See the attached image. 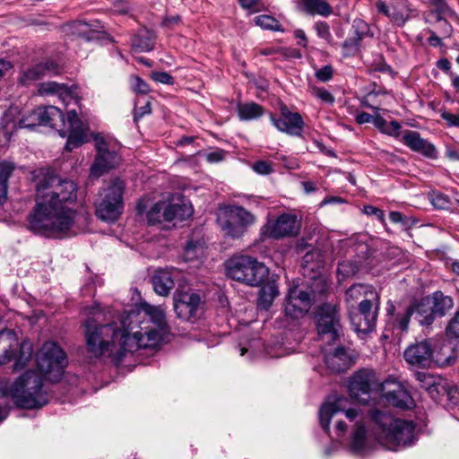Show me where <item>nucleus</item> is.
<instances>
[{
    "label": "nucleus",
    "mask_w": 459,
    "mask_h": 459,
    "mask_svg": "<svg viewBox=\"0 0 459 459\" xmlns=\"http://www.w3.org/2000/svg\"><path fill=\"white\" fill-rule=\"evenodd\" d=\"M192 213V206L187 203L181 201L179 203L168 204L164 202V211L162 213L164 221H184L190 217Z\"/></svg>",
    "instance_id": "bb28decb"
},
{
    "label": "nucleus",
    "mask_w": 459,
    "mask_h": 459,
    "mask_svg": "<svg viewBox=\"0 0 459 459\" xmlns=\"http://www.w3.org/2000/svg\"><path fill=\"white\" fill-rule=\"evenodd\" d=\"M225 265L229 278L249 286H259L269 275L268 268L249 255L232 256Z\"/></svg>",
    "instance_id": "423d86ee"
},
{
    "label": "nucleus",
    "mask_w": 459,
    "mask_h": 459,
    "mask_svg": "<svg viewBox=\"0 0 459 459\" xmlns=\"http://www.w3.org/2000/svg\"><path fill=\"white\" fill-rule=\"evenodd\" d=\"M325 364L333 372H342L349 368L350 356L343 347H338L333 353L325 355Z\"/></svg>",
    "instance_id": "c756f323"
},
{
    "label": "nucleus",
    "mask_w": 459,
    "mask_h": 459,
    "mask_svg": "<svg viewBox=\"0 0 459 459\" xmlns=\"http://www.w3.org/2000/svg\"><path fill=\"white\" fill-rule=\"evenodd\" d=\"M58 73V66L53 61L38 64L32 67L23 71L20 77V82L28 85L35 81L39 80L42 76L56 74Z\"/></svg>",
    "instance_id": "393cba45"
},
{
    "label": "nucleus",
    "mask_w": 459,
    "mask_h": 459,
    "mask_svg": "<svg viewBox=\"0 0 459 459\" xmlns=\"http://www.w3.org/2000/svg\"><path fill=\"white\" fill-rule=\"evenodd\" d=\"M314 28L319 38L330 42L332 40V34L330 27L325 22H317L315 23Z\"/></svg>",
    "instance_id": "864d4df0"
},
{
    "label": "nucleus",
    "mask_w": 459,
    "mask_h": 459,
    "mask_svg": "<svg viewBox=\"0 0 459 459\" xmlns=\"http://www.w3.org/2000/svg\"><path fill=\"white\" fill-rule=\"evenodd\" d=\"M430 202L437 209H448L450 205L449 197L440 192H433L430 195Z\"/></svg>",
    "instance_id": "de8ad7c7"
},
{
    "label": "nucleus",
    "mask_w": 459,
    "mask_h": 459,
    "mask_svg": "<svg viewBox=\"0 0 459 459\" xmlns=\"http://www.w3.org/2000/svg\"><path fill=\"white\" fill-rule=\"evenodd\" d=\"M238 117L241 120H252L260 117L264 109L262 106L255 102L238 104L237 107Z\"/></svg>",
    "instance_id": "f704fd0d"
},
{
    "label": "nucleus",
    "mask_w": 459,
    "mask_h": 459,
    "mask_svg": "<svg viewBox=\"0 0 459 459\" xmlns=\"http://www.w3.org/2000/svg\"><path fill=\"white\" fill-rule=\"evenodd\" d=\"M164 211V202L156 203L147 212V221L149 225H157L164 221L162 213Z\"/></svg>",
    "instance_id": "a18cd8bd"
},
{
    "label": "nucleus",
    "mask_w": 459,
    "mask_h": 459,
    "mask_svg": "<svg viewBox=\"0 0 459 459\" xmlns=\"http://www.w3.org/2000/svg\"><path fill=\"white\" fill-rule=\"evenodd\" d=\"M114 9L117 13H127L131 10V7L126 0H116L114 3Z\"/></svg>",
    "instance_id": "e2e57ef3"
},
{
    "label": "nucleus",
    "mask_w": 459,
    "mask_h": 459,
    "mask_svg": "<svg viewBox=\"0 0 459 459\" xmlns=\"http://www.w3.org/2000/svg\"><path fill=\"white\" fill-rule=\"evenodd\" d=\"M109 153L114 156V159L111 160V157L109 158V156L105 157L102 160L101 164L96 169H94V163L91 165V172L93 176L100 177L104 172L117 166L119 161L117 154L115 152L110 151Z\"/></svg>",
    "instance_id": "79ce46f5"
},
{
    "label": "nucleus",
    "mask_w": 459,
    "mask_h": 459,
    "mask_svg": "<svg viewBox=\"0 0 459 459\" xmlns=\"http://www.w3.org/2000/svg\"><path fill=\"white\" fill-rule=\"evenodd\" d=\"M380 393L386 402L394 407L411 409L415 404L410 393L394 377H388L381 382Z\"/></svg>",
    "instance_id": "4468645a"
},
{
    "label": "nucleus",
    "mask_w": 459,
    "mask_h": 459,
    "mask_svg": "<svg viewBox=\"0 0 459 459\" xmlns=\"http://www.w3.org/2000/svg\"><path fill=\"white\" fill-rule=\"evenodd\" d=\"M255 221V216L240 205L228 206L224 210L223 217L218 220L225 235L233 238L242 237Z\"/></svg>",
    "instance_id": "9d476101"
},
{
    "label": "nucleus",
    "mask_w": 459,
    "mask_h": 459,
    "mask_svg": "<svg viewBox=\"0 0 459 459\" xmlns=\"http://www.w3.org/2000/svg\"><path fill=\"white\" fill-rule=\"evenodd\" d=\"M278 294V287L274 283L264 285L259 291L258 306L267 309Z\"/></svg>",
    "instance_id": "c9c22d12"
},
{
    "label": "nucleus",
    "mask_w": 459,
    "mask_h": 459,
    "mask_svg": "<svg viewBox=\"0 0 459 459\" xmlns=\"http://www.w3.org/2000/svg\"><path fill=\"white\" fill-rule=\"evenodd\" d=\"M375 423V439L388 450L411 446L415 441V425L411 420L395 419L379 410L370 411Z\"/></svg>",
    "instance_id": "39448f33"
},
{
    "label": "nucleus",
    "mask_w": 459,
    "mask_h": 459,
    "mask_svg": "<svg viewBox=\"0 0 459 459\" xmlns=\"http://www.w3.org/2000/svg\"><path fill=\"white\" fill-rule=\"evenodd\" d=\"M403 143L411 151L419 152L427 158L436 159L437 156L435 146L421 138L417 131H405L403 134Z\"/></svg>",
    "instance_id": "412c9836"
},
{
    "label": "nucleus",
    "mask_w": 459,
    "mask_h": 459,
    "mask_svg": "<svg viewBox=\"0 0 459 459\" xmlns=\"http://www.w3.org/2000/svg\"><path fill=\"white\" fill-rule=\"evenodd\" d=\"M374 115H370L367 112H361L358 114L355 117V121L359 125H363L367 123H371L373 121Z\"/></svg>",
    "instance_id": "338daca9"
},
{
    "label": "nucleus",
    "mask_w": 459,
    "mask_h": 459,
    "mask_svg": "<svg viewBox=\"0 0 459 459\" xmlns=\"http://www.w3.org/2000/svg\"><path fill=\"white\" fill-rule=\"evenodd\" d=\"M378 13H383L398 26H403L414 11L408 0H392L390 5L383 1L376 4Z\"/></svg>",
    "instance_id": "6ab92c4d"
},
{
    "label": "nucleus",
    "mask_w": 459,
    "mask_h": 459,
    "mask_svg": "<svg viewBox=\"0 0 459 459\" xmlns=\"http://www.w3.org/2000/svg\"><path fill=\"white\" fill-rule=\"evenodd\" d=\"M224 157H225V152H223L221 150H217V151L209 152L206 155V160L209 162H219V161L222 160L224 159Z\"/></svg>",
    "instance_id": "0e129e2a"
},
{
    "label": "nucleus",
    "mask_w": 459,
    "mask_h": 459,
    "mask_svg": "<svg viewBox=\"0 0 459 459\" xmlns=\"http://www.w3.org/2000/svg\"><path fill=\"white\" fill-rule=\"evenodd\" d=\"M39 373L51 382H58L68 360L65 351L53 342H46L36 356Z\"/></svg>",
    "instance_id": "1a4fd4ad"
},
{
    "label": "nucleus",
    "mask_w": 459,
    "mask_h": 459,
    "mask_svg": "<svg viewBox=\"0 0 459 459\" xmlns=\"http://www.w3.org/2000/svg\"><path fill=\"white\" fill-rule=\"evenodd\" d=\"M312 94L320 100L323 103L333 105L335 101L333 95L323 87H313Z\"/></svg>",
    "instance_id": "09e8293b"
},
{
    "label": "nucleus",
    "mask_w": 459,
    "mask_h": 459,
    "mask_svg": "<svg viewBox=\"0 0 459 459\" xmlns=\"http://www.w3.org/2000/svg\"><path fill=\"white\" fill-rule=\"evenodd\" d=\"M179 275L177 269H160L152 277L154 291L160 296H168L175 285V279Z\"/></svg>",
    "instance_id": "5701e85b"
},
{
    "label": "nucleus",
    "mask_w": 459,
    "mask_h": 459,
    "mask_svg": "<svg viewBox=\"0 0 459 459\" xmlns=\"http://www.w3.org/2000/svg\"><path fill=\"white\" fill-rule=\"evenodd\" d=\"M77 200V185L47 170L38 176L35 205L27 217V227L34 234L61 238L74 225L76 211L70 207Z\"/></svg>",
    "instance_id": "f03ea898"
},
{
    "label": "nucleus",
    "mask_w": 459,
    "mask_h": 459,
    "mask_svg": "<svg viewBox=\"0 0 459 459\" xmlns=\"http://www.w3.org/2000/svg\"><path fill=\"white\" fill-rule=\"evenodd\" d=\"M40 126L56 129L63 138L66 137L65 149L72 152L89 141V126L82 121L74 109L67 112L66 118L55 106L38 108Z\"/></svg>",
    "instance_id": "20e7f679"
},
{
    "label": "nucleus",
    "mask_w": 459,
    "mask_h": 459,
    "mask_svg": "<svg viewBox=\"0 0 459 459\" xmlns=\"http://www.w3.org/2000/svg\"><path fill=\"white\" fill-rule=\"evenodd\" d=\"M156 36L153 31L142 29L132 39V47L139 52H149L153 49Z\"/></svg>",
    "instance_id": "473e14b6"
},
{
    "label": "nucleus",
    "mask_w": 459,
    "mask_h": 459,
    "mask_svg": "<svg viewBox=\"0 0 459 459\" xmlns=\"http://www.w3.org/2000/svg\"><path fill=\"white\" fill-rule=\"evenodd\" d=\"M33 353L32 343L24 340L19 343L13 330H0V366L14 360L13 370L23 369L31 359Z\"/></svg>",
    "instance_id": "0eeeda50"
},
{
    "label": "nucleus",
    "mask_w": 459,
    "mask_h": 459,
    "mask_svg": "<svg viewBox=\"0 0 459 459\" xmlns=\"http://www.w3.org/2000/svg\"><path fill=\"white\" fill-rule=\"evenodd\" d=\"M39 93L44 94H56L59 100L65 105L68 106L71 102L78 103L79 100L75 98L67 86L60 84L56 82H46L39 85Z\"/></svg>",
    "instance_id": "a878e982"
},
{
    "label": "nucleus",
    "mask_w": 459,
    "mask_h": 459,
    "mask_svg": "<svg viewBox=\"0 0 459 459\" xmlns=\"http://www.w3.org/2000/svg\"><path fill=\"white\" fill-rule=\"evenodd\" d=\"M304 11L309 15L327 17L333 13L332 6L325 0H301Z\"/></svg>",
    "instance_id": "72a5a7b5"
},
{
    "label": "nucleus",
    "mask_w": 459,
    "mask_h": 459,
    "mask_svg": "<svg viewBox=\"0 0 459 459\" xmlns=\"http://www.w3.org/2000/svg\"><path fill=\"white\" fill-rule=\"evenodd\" d=\"M403 356L409 364L422 368H429L433 362L437 363L440 360L436 355L431 340H423L410 345L404 351Z\"/></svg>",
    "instance_id": "2eb2a0df"
},
{
    "label": "nucleus",
    "mask_w": 459,
    "mask_h": 459,
    "mask_svg": "<svg viewBox=\"0 0 459 459\" xmlns=\"http://www.w3.org/2000/svg\"><path fill=\"white\" fill-rule=\"evenodd\" d=\"M174 309L178 317L182 320H196L201 316L203 310L200 295L194 292L175 294Z\"/></svg>",
    "instance_id": "dca6fc26"
},
{
    "label": "nucleus",
    "mask_w": 459,
    "mask_h": 459,
    "mask_svg": "<svg viewBox=\"0 0 459 459\" xmlns=\"http://www.w3.org/2000/svg\"><path fill=\"white\" fill-rule=\"evenodd\" d=\"M316 327L321 338L327 336V342H334L339 338L342 326L340 313L336 305L322 304L316 312Z\"/></svg>",
    "instance_id": "f8f14e48"
},
{
    "label": "nucleus",
    "mask_w": 459,
    "mask_h": 459,
    "mask_svg": "<svg viewBox=\"0 0 459 459\" xmlns=\"http://www.w3.org/2000/svg\"><path fill=\"white\" fill-rule=\"evenodd\" d=\"M374 296L377 293L372 290L371 286L365 284H353L345 292V299L347 302L358 300L361 297L367 296L368 294Z\"/></svg>",
    "instance_id": "ea45409f"
},
{
    "label": "nucleus",
    "mask_w": 459,
    "mask_h": 459,
    "mask_svg": "<svg viewBox=\"0 0 459 459\" xmlns=\"http://www.w3.org/2000/svg\"><path fill=\"white\" fill-rule=\"evenodd\" d=\"M340 399L333 403L326 402L321 406L319 410L320 425L326 433L329 432V424L331 419L338 412L342 411L340 406ZM343 413L345 414L346 418L349 419L351 421H352L359 416V411L356 409H349L343 411Z\"/></svg>",
    "instance_id": "4be33fe9"
},
{
    "label": "nucleus",
    "mask_w": 459,
    "mask_h": 459,
    "mask_svg": "<svg viewBox=\"0 0 459 459\" xmlns=\"http://www.w3.org/2000/svg\"><path fill=\"white\" fill-rule=\"evenodd\" d=\"M350 318L353 330L358 333L366 334L372 332L375 328L376 325L370 322L371 318L363 317L358 312L351 313Z\"/></svg>",
    "instance_id": "e433bc0d"
},
{
    "label": "nucleus",
    "mask_w": 459,
    "mask_h": 459,
    "mask_svg": "<svg viewBox=\"0 0 459 459\" xmlns=\"http://www.w3.org/2000/svg\"><path fill=\"white\" fill-rule=\"evenodd\" d=\"M299 222L297 215L291 213H282L276 220L269 221L264 227V233L272 238L281 239L283 238L293 237L299 232Z\"/></svg>",
    "instance_id": "f3484780"
},
{
    "label": "nucleus",
    "mask_w": 459,
    "mask_h": 459,
    "mask_svg": "<svg viewBox=\"0 0 459 459\" xmlns=\"http://www.w3.org/2000/svg\"><path fill=\"white\" fill-rule=\"evenodd\" d=\"M151 77L153 81L162 84L172 85L174 83V78L167 72H153Z\"/></svg>",
    "instance_id": "4d7b16f0"
},
{
    "label": "nucleus",
    "mask_w": 459,
    "mask_h": 459,
    "mask_svg": "<svg viewBox=\"0 0 459 459\" xmlns=\"http://www.w3.org/2000/svg\"><path fill=\"white\" fill-rule=\"evenodd\" d=\"M428 298L430 299L431 307L437 317L444 316L454 307L453 299L442 291H435Z\"/></svg>",
    "instance_id": "2f4dec72"
},
{
    "label": "nucleus",
    "mask_w": 459,
    "mask_h": 459,
    "mask_svg": "<svg viewBox=\"0 0 459 459\" xmlns=\"http://www.w3.org/2000/svg\"><path fill=\"white\" fill-rule=\"evenodd\" d=\"M37 126H40L38 108L30 111L28 114H22L18 107H10L2 118L0 138L3 137L4 143H8L15 130L22 128L33 129Z\"/></svg>",
    "instance_id": "9b49d317"
},
{
    "label": "nucleus",
    "mask_w": 459,
    "mask_h": 459,
    "mask_svg": "<svg viewBox=\"0 0 459 459\" xmlns=\"http://www.w3.org/2000/svg\"><path fill=\"white\" fill-rule=\"evenodd\" d=\"M400 129H401L400 123L396 120H393L388 124L387 127L385 128V131H387V132H385L384 134L390 135V136L397 137L400 134Z\"/></svg>",
    "instance_id": "680f3d73"
},
{
    "label": "nucleus",
    "mask_w": 459,
    "mask_h": 459,
    "mask_svg": "<svg viewBox=\"0 0 459 459\" xmlns=\"http://www.w3.org/2000/svg\"><path fill=\"white\" fill-rule=\"evenodd\" d=\"M408 307L413 308L415 318L420 325L429 326L432 325L434 320L437 318L434 310L431 307L430 299L428 297L421 299Z\"/></svg>",
    "instance_id": "c85d7f7f"
},
{
    "label": "nucleus",
    "mask_w": 459,
    "mask_h": 459,
    "mask_svg": "<svg viewBox=\"0 0 459 459\" xmlns=\"http://www.w3.org/2000/svg\"><path fill=\"white\" fill-rule=\"evenodd\" d=\"M363 212L368 216H375L381 222L385 221V214L384 212L373 205H365L363 208Z\"/></svg>",
    "instance_id": "13d9d810"
},
{
    "label": "nucleus",
    "mask_w": 459,
    "mask_h": 459,
    "mask_svg": "<svg viewBox=\"0 0 459 459\" xmlns=\"http://www.w3.org/2000/svg\"><path fill=\"white\" fill-rule=\"evenodd\" d=\"M252 169L259 175H269L273 172L271 162L266 160H258L252 165Z\"/></svg>",
    "instance_id": "6e6d98bb"
},
{
    "label": "nucleus",
    "mask_w": 459,
    "mask_h": 459,
    "mask_svg": "<svg viewBox=\"0 0 459 459\" xmlns=\"http://www.w3.org/2000/svg\"><path fill=\"white\" fill-rule=\"evenodd\" d=\"M441 117L447 123L449 126L459 127V115H455L450 112H443Z\"/></svg>",
    "instance_id": "052dcab7"
},
{
    "label": "nucleus",
    "mask_w": 459,
    "mask_h": 459,
    "mask_svg": "<svg viewBox=\"0 0 459 459\" xmlns=\"http://www.w3.org/2000/svg\"><path fill=\"white\" fill-rule=\"evenodd\" d=\"M380 385L381 382H378L373 370L361 369L351 377L349 383V392L353 398L364 403L368 402L369 394L373 390L380 392Z\"/></svg>",
    "instance_id": "ddd939ff"
},
{
    "label": "nucleus",
    "mask_w": 459,
    "mask_h": 459,
    "mask_svg": "<svg viewBox=\"0 0 459 459\" xmlns=\"http://www.w3.org/2000/svg\"><path fill=\"white\" fill-rule=\"evenodd\" d=\"M355 32V36L353 38L354 44L358 45L359 41H361L368 33V25L363 21H354L352 25Z\"/></svg>",
    "instance_id": "8fccbe9b"
},
{
    "label": "nucleus",
    "mask_w": 459,
    "mask_h": 459,
    "mask_svg": "<svg viewBox=\"0 0 459 459\" xmlns=\"http://www.w3.org/2000/svg\"><path fill=\"white\" fill-rule=\"evenodd\" d=\"M254 22L255 25L261 27L264 30L282 31V28L280 22L271 15H258L255 17Z\"/></svg>",
    "instance_id": "a19ab883"
},
{
    "label": "nucleus",
    "mask_w": 459,
    "mask_h": 459,
    "mask_svg": "<svg viewBox=\"0 0 459 459\" xmlns=\"http://www.w3.org/2000/svg\"><path fill=\"white\" fill-rule=\"evenodd\" d=\"M315 75L318 81L326 82L333 78V69L332 65H326L321 67L320 69L316 70Z\"/></svg>",
    "instance_id": "5fc2aeb1"
},
{
    "label": "nucleus",
    "mask_w": 459,
    "mask_h": 459,
    "mask_svg": "<svg viewBox=\"0 0 459 459\" xmlns=\"http://www.w3.org/2000/svg\"><path fill=\"white\" fill-rule=\"evenodd\" d=\"M415 377L420 387L425 389L432 399L436 400L446 393V383L440 377L427 372H417Z\"/></svg>",
    "instance_id": "b1692460"
},
{
    "label": "nucleus",
    "mask_w": 459,
    "mask_h": 459,
    "mask_svg": "<svg viewBox=\"0 0 459 459\" xmlns=\"http://www.w3.org/2000/svg\"><path fill=\"white\" fill-rule=\"evenodd\" d=\"M87 314L84 336L88 353L96 359H108L117 366L140 349L158 348L166 333L163 309L145 301L135 309L108 318L99 304L87 308Z\"/></svg>",
    "instance_id": "f257e3e1"
},
{
    "label": "nucleus",
    "mask_w": 459,
    "mask_h": 459,
    "mask_svg": "<svg viewBox=\"0 0 459 459\" xmlns=\"http://www.w3.org/2000/svg\"><path fill=\"white\" fill-rule=\"evenodd\" d=\"M152 112V107L150 102H146L144 106L141 107L134 114V120L141 119L143 116L149 115Z\"/></svg>",
    "instance_id": "69168bd1"
},
{
    "label": "nucleus",
    "mask_w": 459,
    "mask_h": 459,
    "mask_svg": "<svg viewBox=\"0 0 459 459\" xmlns=\"http://www.w3.org/2000/svg\"><path fill=\"white\" fill-rule=\"evenodd\" d=\"M72 28L73 34L77 35L87 41H91L99 38L97 34L102 27L100 25L98 21H94L91 23L77 21L73 23Z\"/></svg>",
    "instance_id": "7c9ffc66"
},
{
    "label": "nucleus",
    "mask_w": 459,
    "mask_h": 459,
    "mask_svg": "<svg viewBox=\"0 0 459 459\" xmlns=\"http://www.w3.org/2000/svg\"><path fill=\"white\" fill-rule=\"evenodd\" d=\"M372 123L381 133L384 134L385 132H386L385 128L387 127L388 123L382 116L378 114V111L374 112Z\"/></svg>",
    "instance_id": "bf43d9fd"
},
{
    "label": "nucleus",
    "mask_w": 459,
    "mask_h": 459,
    "mask_svg": "<svg viewBox=\"0 0 459 459\" xmlns=\"http://www.w3.org/2000/svg\"><path fill=\"white\" fill-rule=\"evenodd\" d=\"M13 169V165L10 162H0V204L4 203L6 200L7 181Z\"/></svg>",
    "instance_id": "58836bf2"
},
{
    "label": "nucleus",
    "mask_w": 459,
    "mask_h": 459,
    "mask_svg": "<svg viewBox=\"0 0 459 459\" xmlns=\"http://www.w3.org/2000/svg\"><path fill=\"white\" fill-rule=\"evenodd\" d=\"M370 436L361 421L356 422V429L352 434L350 449L353 454L362 455L370 449Z\"/></svg>",
    "instance_id": "cd10ccee"
},
{
    "label": "nucleus",
    "mask_w": 459,
    "mask_h": 459,
    "mask_svg": "<svg viewBox=\"0 0 459 459\" xmlns=\"http://www.w3.org/2000/svg\"><path fill=\"white\" fill-rule=\"evenodd\" d=\"M413 315V308L407 307L406 310L402 314H397L394 318L395 329L400 330L402 333H405L408 330L409 323L411 316Z\"/></svg>",
    "instance_id": "49530a36"
},
{
    "label": "nucleus",
    "mask_w": 459,
    "mask_h": 459,
    "mask_svg": "<svg viewBox=\"0 0 459 459\" xmlns=\"http://www.w3.org/2000/svg\"><path fill=\"white\" fill-rule=\"evenodd\" d=\"M376 302H373L370 299H364L359 305L358 313L363 316V317L368 318L371 323L376 325L377 317V309L379 306L378 296L377 294L374 295Z\"/></svg>",
    "instance_id": "4c0bfd02"
},
{
    "label": "nucleus",
    "mask_w": 459,
    "mask_h": 459,
    "mask_svg": "<svg viewBox=\"0 0 459 459\" xmlns=\"http://www.w3.org/2000/svg\"><path fill=\"white\" fill-rule=\"evenodd\" d=\"M433 9L429 13L446 14L449 19L457 21L459 18L456 13L447 4L446 0H429Z\"/></svg>",
    "instance_id": "37998d69"
},
{
    "label": "nucleus",
    "mask_w": 459,
    "mask_h": 459,
    "mask_svg": "<svg viewBox=\"0 0 459 459\" xmlns=\"http://www.w3.org/2000/svg\"><path fill=\"white\" fill-rule=\"evenodd\" d=\"M311 305V294L294 286L289 290L286 298L285 315L293 319L303 317Z\"/></svg>",
    "instance_id": "a211bd4d"
},
{
    "label": "nucleus",
    "mask_w": 459,
    "mask_h": 459,
    "mask_svg": "<svg viewBox=\"0 0 459 459\" xmlns=\"http://www.w3.org/2000/svg\"><path fill=\"white\" fill-rule=\"evenodd\" d=\"M131 86L134 92L147 94L150 91L149 85L139 76H131Z\"/></svg>",
    "instance_id": "603ef678"
},
{
    "label": "nucleus",
    "mask_w": 459,
    "mask_h": 459,
    "mask_svg": "<svg viewBox=\"0 0 459 459\" xmlns=\"http://www.w3.org/2000/svg\"><path fill=\"white\" fill-rule=\"evenodd\" d=\"M94 141H95V146L97 149V156L94 160V169H96L101 164L102 160L105 157L109 156V158L111 157V160H112V159H114V156L109 153V151L108 150V147H107V143L102 137L96 136L94 138Z\"/></svg>",
    "instance_id": "c03bdc74"
},
{
    "label": "nucleus",
    "mask_w": 459,
    "mask_h": 459,
    "mask_svg": "<svg viewBox=\"0 0 459 459\" xmlns=\"http://www.w3.org/2000/svg\"><path fill=\"white\" fill-rule=\"evenodd\" d=\"M0 393L3 396H10L17 407L23 409H37L48 403L43 376L33 369L25 371L13 383L0 380Z\"/></svg>",
    "instance_id": "7ed1b4c3"
},
{
    "label": "nucleus",
    "mask_w": 459,
    "mask_h": 459,
    "mask_svg": "<svg viewBox=\"0 0 459 459\" xmlns=\"http://www.w3.org/2000/svg\"><path fill=\"white\" fill-rule=\"evenodd\" d=\"M437 67L442 70L443 72L446 73L448 75H450V73H452L451 63L447 58L439 59L437 62Z\"/></svg>",
    "instance_id": "774afa93"
},
{
    "label": "nucleus",
    "mask_w": 459,
    "mask_h": 459,
    "mask_svg": "<svg viewBox=\"0 0 459 459\" xmlns=\"http://www.w3.org/2000/svg\"><path fill=\"white\" fill-rule=\"evenodd\" d=\"M271 120L280 132L291 136H300L305 126L300 114L290 111L285 106L281 108V117L279 118L271 117Z\"/></svg>",
    "instance_id": "aec40b11"
},
{
    "label": "nucleus",
    "mask_w": 459,
    "mask_h": 459,
    "mask_svg": "<svg viewBox=\"0 0 459 459\" xmlns=\"http://www.w3.org/2000/svg\"><path fill=\"white\" fill-rule=\"evenodd\" d=\"M125 184L119 178L112 179L99 194L95 203L96 216L103 221L114 222L123 212Z\"/></svg>",
    "instance_id": "6e6552de"
},
{
    "label": "nucleus",
    "mask_w": 459,
    "mask_h": 459,
    "mask_svg": "<svg viewBox=\"0 0 459 459\" xmlns=\"http://www.w3.org/2000/svg\"><path fill=\"white\" fill-rule=\"evenodd\" d=\"M446 333L449 338H459V310L455 314L452 319L449 321Z\"/></svg>",
    "instance_id": "3c124183"
}]
</instances>
